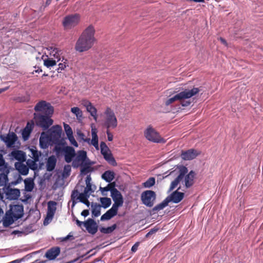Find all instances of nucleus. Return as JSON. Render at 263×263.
<instances>
[{
    "instance_id": "f257e3e1",
    "label": "nucleus",
    "mask_w": 263,
    "mask_h": 263,
    "mask_svg": "<svg viewBox=\"0 0 263 263\" xmlns=\"http://www.w3.org/2000/svg\"><path fill=\"white\" fill-rule=\"evenodd\" d=\"M95 33L94 27L89 25L79 36L76 43L74 49L79 52H84L90 49L96 41Z\"/></svg>"
},
{
    "instance_id": "f03ea898",
    "label": "nucleus",
    "mask_w": 263,
    "mask_h": 263,
    "mask_svg": "<svg viewBox=\"0 0 263 263\" xmlns=\"http://www.w3.org/2000/svg\"><path fill=\"white\" fill-rule=\"evenodd\" d=\"M187 168L185 166H181L179 168L178 176L171 183L168 190L169 192L175 189L181 182L184 183V186L186 189H189L193 185L195 173L193 171H191L187 174Z\"/></svg>"
},
{
    "instance_id": "7ed1b4c3",
    "label": "nucleus",
    "mask_w": 263,
    "mask_h": 263,
    "mask_svg": "<svg viewBox=\"0 0 263 263\" xmlns=\"http://www.w3.org/2000/svg\"><path fill=\"white\" fill-rule=\"evenodd\" d=\"M51 133L50 136L48 135L44 132L41 134L39 142L40 145L42 148H46L49 146V141L51 138L59 139L61 137L62 132V127L61 126L57 125L53 126L50 129Z\"/></svg>"
},
{
    "instance_id": "20e7f679",
    "label": "nucleus",
    "mask_w": 263,
    "mask_h": 263,
    "mask_svg": "<svg viewBox=\"0 0 263 263\" xmlns=\"http://www.w3.org/2000/svg\"><path fill=\"white\" fill-rule=\"evenodd\" d=\"M52 116V115L34 113L33 120L37 126L45 130L53 124V120L51 119Z\"/></svg>"
},
{
    "instance_id": "39448f33",
    "label": "nucleus",
    "mask_w": 263,
    "mask_h": 263,
    "mask_svg": "<svg viewBox=\"0 0 263 263\" xmlns=\"http://www.w3.org/2000/svg\"><path fill=\"white\" fill-rule=\"evenodd\" d=\"M200 90L198 88L193 87L192 89H184L179 93H177L179 98V101L182 106H189L191 102L190 100H186L191 97L198 93Z\"/></svg>"
},
{
    "instance_id": "423d86ee",
    "label": "nucleus",
    "mask_w": 263,
    "mask_h": 263,
    "mask_svg": "<svg viewBox=\"0 0 263 263\" xmlns=\"http://www.w3.org/2000/svg\"><path fill=\"white\" fill-rule=\"evenodd\" d=\"M104 126L107 129H114L117 127L118 121L114 111L110 108L107 107L104 111Z\"/></svg>"
},
{
    "instance_id": "0eeeda50",
    "label": "nucleus",
    "mask_w": 263,
    "mask_h": 263,
    "mask_svg": "<svg viewBox=\"0 0 263 263\" xmlns=\"http://www.w3.org/2000/svg\"><path fill=\"white\" fill-rule=\"evenodd\" d=\"M80 21V15L79 14H70L63 18L62 25L65 30H69L76 26Z\"/></svg>"
},
{
    "instance_id": "6e6552de",
    "label": "nucleus",
    "mask_w": 263,
    "mask_h": 263,
    "mask_svg": "<svg viewBox=\"0 0 263 263\" xmlns=\"http://www.w3.org/2000/svg\"><path fill=\"white\" fill-rule=\"evenodd\" d=\"M54 151L58 154L63 152L64 153L65 160L67 163L71 162L73 158L76 156L74 149L71 146L61 147L56 145L54 147Z\"/></svg>"
},
{
    "instance_id": "1a4fd4ad",
    "label": "nucleus",
    "mask_w": 263,
    "mask_h": 263,
    "mask_svg": "<svg viewBox=\"0 0 263 263\" xmlns=\"http://www.w3.org/2000/svg\"><path fill=\"white\" fill-rule=\"evenodd\" d=\"M147 140L154 143H164L165 140L152 126H149L144 132Z\"/></svg>"
},
{
    "instance_id": "9d476101",
    "label": "nucleus",
    "mask_w": 263,
    "mask_h": 263,
    "mask_svg": "<svg viewBox=\"0 0 263 263\" xmlns=\"http://www.w3.org/2000/svg\"><path fill=\"white\" fill-rule=\"evenodd\" d=\"M16 204L10 205V209L6 212L4 217L3 218V223L4 227H9L15 220H16Z\"/></svg>"
},
{
    "instance_id": "9b49d317",
    "label": "nucleus",
    "mask_w": 263,
    "mask_h": 263,
    "mask_svg": "<svg viewBox=\"0 0 263 263\" xmlns=\"http://www.w3.org/2000/svg\"><path fill=\"white\" fill-rule=\"evenodd\" d=\"M34 113H41L43 114L53 115L54 109L50 103L45 101H39L34 106Z\"/></svg>"
},
{
    "instance_id": "f8f14e48",
    "label": "nucleus",
    "mask_w": 263,
    "mask_h": 263,
    "mask_svg": "<svg viewBox=\"0 0 263 263\" xmlns=\"http://www.w3.org/2000/svg\"><path fill=\"white\" fill-rule=\"evenodd\" d=\"M156 194L152 190H146L142 192L141 199L142 203L148 207H152L154 205L156 199Z\"/></svg>"
},
{
    "instance_id": "ddd939ff",
    "label": "nucleus",
    "mask_w": 263,
    "mask_h": 263,
    "mask_svg": "<svg viewBox=\"0 0 263 263\" xmlns=\"http://www.w3.org/2000/svg\"><path fill=\"white\" fill-rule=\"evenodd\" d=\"M88 160L86 152L82 150L79 151L75 159L72 161V165L74 168H77L80 166L87 165L88 164L87 162Z\"/></svg>"
},
{
    "instance_id": "4468645a",
    "label": "nucleus",
    "mask_w": 263,
    "mask_h": 263,
    "mask_svg": "<svg viewBox=\"0 0 263 263\" xmlns=\"http://www.w3.org/2000/svg\"><path fill=\"white\" fill-rule=\"evenodd\" d=\"M81 104L86 107L87 111L90 113L95 121H97L98 118L97 114V110L96 108L92 105V103L87 100H82L81 101Z\"/></svg>"
},
{
    "instance_id": "2eb2a0df",
    "label": "nucleus",
    "mask_w": 263,
    "mask_h": 263,
    "mask_svg": "<svg viewBox=\"0 0 263 263\" xmlns=\"http://www.w3.org/2000/svg\"><path fill=\"white\" fill-rule=\"evenodd\" d=\"M34 126V122L33 120H30L27 122L25 127L22 131V138L24 141H27L29 139Z\"/></svg>"
},
{
    "instance_id": "dca6fc26",
    "label": "nucleus",
    "mask_w": 263,
    "mask_h": 263,
    "mask_svg": "<svg viewBox=\"0 0 263 263\" xmlns=\"http://www.w3.org/2000/svg\"><path fill=\"white\" fill-rule=\"evenodd\" d=\"M111 197L114 201L113 206L119 208L123 205L124 202L123 196L117 189L111 194Z\"/></svg>"
},
{
    "instance_id": "f3484780",
    "label": "nucleus",
    "mask_w": 263,
    "mask_h": 263,
    "mask_svg": "<svg viewBox=\"0 0 263 263\" xmlns=\"http://www.w3.org/2000/svg\"><path fill=\"white\" fill-rule=\"evenodd\" d=\"M84 226L89 233L92 235L96 234L98 231V226L96 221L91 218H88L85 223Z\"/></svg>"
},
{
    "instance_id": "a211bd4d",
    "label": "nucleus",
    "mask_w": 263,
    "mask_h": 263,
    "mask_svg": "<svg viewBox=\"0 0 263 263\" xmlns=\"http://www.w3.org/2000/svg\"><path fill=\"white\" fill-rule=\"evenodd\" d=\"M0 139L5 143L7 147H11L12 145L16 141V134L13 133L12 135H10L9 134L7 135H1Z\"/></svg>"
},
{
    "instance_id": "6ab92c4d",
    "label": "nucleus",
    "mask_w": 263,
    "mask_h": 263,
    "mask_svg": "<svg viewBox=\"0 0 263 263\" xmlns=\"http://www.w3.org/2000/svg\"><path fill=\"white\" fill-rule=\"evenodd\" d=\"M181 189V187L179 186L177 190L174 192H173L170 196L168 197V200L170 201H172L174 203H178L180 202L184 198V194L182 192H178Z\"/></svg>"
},
{
    "instance_id": "aec40b11",
    "label": "nucleus",
    "mask_w": 263,
    "mask_h": 263,
    "mask_svg": "<svg viewBox=\"0 0 263 263\" xmlns=\"http://www.w3.org/2000/svg\"><path fill=\"white\" fill-rule=\"evenodd\" d=\"M199 154L194 149H190L186 151H182L181 157L184 160H190L195 158Z\"/></svg>"
},
{
    "instance_id": "412c9836",
    "label": "nucleus",
    "mask_w": 263,
    "mask_h": 263,
    "mask_svg": "<svg viewBox=\"0 0 263 263\" xmlns=\"http://www.w3.org/2000/svg\"><path fill=\"white\" fill-rule=\"evenodd\" d=\"M61 252V249L59 247H53L48 250L45 253V257L49 260L54 259Z\"/></svg>"
},
{
    "instance_id": "4be33fe9",
    "label": "nucleus",
    "mask_w": 263,
    "mask_h": 263,
    "mask_svg": "<svg viewBox=\"0 0 263 263\" xmlns=\"http://www.w3.org/2000/svg\"><path fill=\"white\" fill-rule=\"evenodd\" d=\"M118 209L119 208L112 205L109 210L102 215L101 217V220L104 221L110 219L118 214Z\"/></svg>"
},
{
    "instance_id": "5701e85b",
    "label": "nucleus",
    "mask_w": 263,
    "mask_h": 263,
    "mask_svg": "<svg viewBox=\"0 0 263 263\" xmlns=\"http://www.w3.org/2000/svg\"><path fill=\"white\" fill-rule=\"evenodd\" d=\"M3 189L6 194L7 199L10 200H16V189H11L9 185L6 187H4Z\"/></svg>"
},
{
    "instance_id": "b1692460",
    "label": "nucleus",
    "mask_w": 263,
    "mask_h": 263,
    "mask_svg": "<svg viewBox=\"0 0 263 263\" xmlns=\"http://www.w3.org/2000/svg\"><path fill=\"white\" fill-rule=\"evenodd\" d=\"M57 202L53 201H49L48 202L47 216L49 218L52 219L56 211Z\"/></svg>"
},
{
    "instance_id": "393cba45",
    "label": "nucleus",
    "mask_w": 263,
    "mask_h": 263,
    "mask_svg": "<svg viewBox=\"0 0 263 263\" xmlns=\"http://www.w3.org/2000/svg\"><path fill=\"white\" fill-rule=\"evenodd\" d=\"M116 183L115 182H109V184H107V185L105 187H100V191L101 192V193L103 196H107L106 192L110 191L111 194L114 191H115L116 188Z\"/></svg>"
},
{
    "instance_id": "a878e982",
    "label": "nucleus",
    "mask_w": 263,
    "mask_h": 263,
    "mask_svg": "<svg viewBox=\"0 0 263 263\" xmlns=\"http://www.w3.org/2000/svg\"><path fill=\"white\" fill-rule=\"evenodd\" d=\"M57 161L54 156H51L48 158L46 163V169L48 171L51 172L54 169Z\"/></svg>"
},
{
    "instance_id": "bb28decb",
    "label": "nucleus",
    "mask_w": 263,
    "mask_h": 263,
    "mask_svg": "<svg viewBox=\"0 0 263 263\" xmlns=\"http://www.w3.org/2000/svg\"><path fill=\"white\" fill-rule=\"evenodd\" d=\"M50 55L51 57H53L57 62H59L61 60V55L62 53L61 50L59 49L57 47H51Z\"/></svg>"
},
{
    "instance_id": "cd10ccee",
    "label": "nucleus",
    "mask_w": 263,
    "mask_h": 263,
    "mask_svg": "<svg viewBox=\"0 0 263 263\" xmlns=\"http://www.w3.org/2000/svg\"><path fill=\"white\" fill-rule=\"evenodd\" d=\"M25 190L27 192H31L34 186L33 179L31 178H28L24 180Z\"/></svg>"
},
{
    "instance_id": "c85d7f7f",
    "label": "nucleus",
    "mask_w": 263,
    "mask_h": 263,
    "mask_svg": "<svg viewBox=\"0 0 263 263\" xmlns=\"http://www.w3.org/2000/svg\"><path fill=\"white\" fill-rule=\"evenodd\" d=\"M105 160L110 165L116 166L117 165V163L113 157V155L111 152H109L108 153L105 154V155H103Z\"/></svg>"
},
{
    "instance_id": "c756f323",
    "label": "nucleus",
    "mask_w": 263,
    "mask_h": 263,
    "mask_svg": "<svg viewBox=\"0 0 263 263\" xmlns=\"http://www.w3.org/2000/svg\"><path fill=\"white\" fill-rule=\"evenodd\" d=\"M114 178L115 173L111 171H106L102 175V178L107 182H111Z\"/></svg>"
},
{
    "instance_id": "7c9ffc66",
    "label": "nucleus",
    "mask_w": 263,
    "mask_h": 263,
    "mask_svg": "<svg viewBox=\"0 0 263 263\" xmlns=\"http://www.w3.org/2000/svg\"><path fill=\"white\" fill-rule=\"evenodd\" d=\"M92 214L95 217H98L101 214V205L97 203H91Z\"/></svg>"
},
{
    "instance_id": "2f4dec72",
    "label": "nucleus",
    "mask_w": 263,
    "mask_h": 263,
    "mask_svg": "<svg viewBox=\"0 0 263 263\" xmlns=\"http://www.w3.org/2000/svg\"><path fill=\"white\" fill-rule=\"evenodd\" d=\"M17 172L22 175H26L28 173L29 167L25 164L17 163Z\"/></svg>"
},
{
    "instance_id": "473e14b6",
    "label": "nucleus",
    "mask_w": 263,
    "mask_h": 263,
    "mask_svg": "<svg viewBox=\"0 0 263 263\" xmlns=\"http://www.w3.org/2000/svg\"><path fill=\"white\" fill-rule=\"evenodd\" d=\"M100 201L101 203V207H103L104 209L108 208L111 204L110 198L108 197H101Z\"/></svg>"
},
{
    "instance_id": "72a5a7b5",
    "label": "nucleus",
    "mask_w": 263,
    "mask_h": 263,
    "mask_svg": "<svg viewBox=\"0 0 263 263\" xmlns=\"http://www.w3.org/2000/svg\"><path fill=\"white\" fill-rule=\"evenodd\" d=\"M8 174H0V186L6 187L8 186L7 184L9 181Z\"/></svg>"
},
{
    "instance_id": "f704fd0d",
    "label": "nucleus",
    "mask_w": 263,
    "mask_h": 263,
    "mask_svg": "<svg viewBox=\"0 0 263 263\" xmlns=\"http://www.w3.org/2000/svg\"><path fill=\"white\" fill-rule=\"evenodd\" d=\"M117 228V224H114L110 227L107 228L102 227L100 229V231L101 233L104 234H110L111 233Z\"/></svg>"
},
{
    "instance_id": "c9c22d12",
    "label": "nucleus",
    "mask_w": 263,
    "mask_h": 263,
    "mask_svg": "<svg viewBox=\"0 0 263 263\" xmlns=\"http://www.w3.org/2000/svg\"><path fill=\"white\" fill-rule=\"evenodd\" d=\"M169 202V200H168V198L164 200L162 202L156 205L154 208L153 210L156 211H159L163 209L165 206L168 205Z\"/></svg>"
},
{
    "instance_id": "e433bc0d",
    "label": "nucleus",
    "mask_w": 263,
    "mask_h": 263,
    "mask_svg": "<svg viewBox=\"0 0 263 263\" xmlns=\"http://www.w3.org/2000/svg\"><path fill=\"white\" fill-rule=\"evenodd\" d=\"M57 62V61L56 60H54L52 58H47L44 60V65L48 68L53 67L55 65Z\"/></svg>"
},
{
    "instance_id": "4c0bfd02",
    "label": "nucleus",
    "mask_w": 263,
    "mask_h": 263,
    "mask_svg": "<svg viewBox=\"0 0 263 263\" xmlns=\"http://www.w3.org/2000/svg\"><path fill=\"white\" fill-rule=\"evenodd\" d=\"M71 111L76 116L78 119L80 120L83 118V112L79 107H72L71 108Z\"/></svg>"
},
{
    "instance_id": "58836bf2",
    "label": "nucleus",
    "mask_w": 263,
    "mask_h": 263,
    "mask_svg": "<svg viewBox=\"0 0 263 263\" xmlns=\"http://www.w3.org/2000/svg\"><path fill=\"white\" fill-rule=\"evenodd\" d=\"M30 100V96L27 92L24 94H19L17 97V102H27Z\"/></svg>"
},
{
    "instance_id": "ea45409f",
    "label": "nucleus",
    "mask_w": 263,
    "mask_h": 263,
    "mask_svg": "<svg viewBox=\"0 0 263 263\" xmlns=\"http://www.w3.org/2000/svg\"><path fill=\"white\" fill-rule=\"evenodd\" d=\"M155 184V178L154 177L149 178L145 182L142 183L143 187L150 188Z\"/></svg>"
},
{
    "instance_id": "a19ab883",
    "label": "nucleus",
    "mask_w": 263,
    "mask_h": 263,
    "mask_svg": "<svg viewBox=\"0 0 263 263\" xmlns=\"http://www.w3.org/2000/svg\"><path fill=\"white\" fill-rule=\"evenodd\" d=\"M37 161H35L34 160L28 159L27 161V166L29 168H30L32 170L35 171L37 169V164L36 163Z\"/></svg>"
},
{
    "instance_id": "79ce46f5",
    "label": "nucleus",
    "mask_w": 263,
    "mask_h": 263,
    "mask_svg": "<svg viewBox=\"0 0 263 263\" xmlns=\"http://www.w3.org/2000/svg\"><path fill=\"white\" fill-rule=\"evenodd\" d=\"M9 170L8 164L6 161L0 164V172H2L1 174H9L10 172Z\"/></svg>"
},
{
    "instance_id": "37998d69",
    "label": "nucleus",
    "mask_w": 263,
    "mask_h": 263,
    "mask_svg": "<svg viewBox=\"0 0 263 263\" xmlns=\"http://www.w3.org/2000/svg\"><path fill=\"white\" fill-rule=\"evenodd\" d=\"M30 151L31 152V157L33 160H35V161H39V157L41 155V152H39L37 150L33 148L30 149Z\"/></svg>"
},
{
    "instance_id": "c03bdc74",
    "label": "nucleus",
    "mask_w": 263,
    "mask_h": 263,
    "mask_svg": "<svg viewBox=\"0 0 263 263\" xmlns=\"http://www.w3.org/2000/svg\"><path fill=\"white\" fill-rule=\"evenodd\" d=\"M100 148H101V153L102 155H105V154L108 153L110 152V150L109 149L108 147L107 146L106 143L104 142H101L100 143Z\"/></svg>"
},
{
    "instance_id": "a18cd8bd",
    "label": "nucleus",
    "mask_w": 263,
    "mask_h": 263,
    "mask_svg": "<svg viewBox=\"0 0 263 263\" xmlns=\"http://www.w3.org/2000/svg\"><path fill=\"white\" fill-rule=\"evenodd\" d=\"M80 194V193H79L77 190H74L72 191V193L71 195V200H72V207H73L76 204L77 201H76V200L78 199L77 198L79 197Z\"/></svg>"
},
{
    "instance_id": "49530a36",
    "label": "nucleus",
    "mask_w": 263,
    "mask_h": 263,
    "mask_svg": "<svg viewBox=\"0 0 263 263\" xmlns=\"http://www.w3.org/2000/svg\"><path fill=\"white\" fill-rule=\"evenodd\" d=\"M178 100L179 101V98H178V95L176 94L173 97L168 98L167 100H166L165 101V105L166 106H168V105L172 104V103H173L176 101H178Z\"/></svg>"
},
{
    "instance_id": "de8ad7c7",
    "label": "nucleus",
    "mask_w": 263,
    "mask_h": 263,
    "mask_svg": "<svg viewBox=\"0 0 263 263\" xmlns=\"http://www.w3.org/2000/svg\"><path fill=\"white\" fill-rule=\"evenodd\" d=\"M82 194H79V197L77 198L80 202L85 204L87 206L89 207L90 205V202L88 200V198L87 197H83Z\"/></svg>"
},
{
    "instance_id": "09e8293b",
    "label": "nucleus",
    "mask_w": 263,
    "mask_h": 263,
    "mask_svg": "<svg viewBox=\"0 0 263 263\" xmlns=\"http://www.w3.org/2000/svg\"><path fill=\"white\" fill-rule=\"evenodd\" d=\"M64 128L67 136H69L73 134L72 130L68 124L64 123Z\"/></svg>"
},
{
    "instance_id": "8fccbe9b",
    "label": "nucleus",
    "mask_w": 263,
    "mask_h": 263,
    "mask_svg": "<svg viewBox=\"0 0 263 263\" xmlns=\"http://www.w3.org/2000/svg\"><path fill=\"white\" fill-rule=\"evenodd\" d=\"M67 60H65V61L63 63H61L59 64V67L57 69L58 72L60 73L61 72V71L65 69V68L68 66V65L66 63Z\"/></svg>"
},
{
    "instance_id": "3c124183",
    "label": "nucleus",
    "mask_w": 263,
    "mask_h": 263,
    "mask_svg": "<svg viewBox=\"0 0 263 263\" xmlns=\"http://www.w3.org/2000/svg\"><path fill=\"white\" fill-rule=\"evenodd\" d=\"M77 135L78 137L81 139L82 141L84 142H89L90 141V139L89 138H86L85 136L84 133L81 132V131L77 132Z\"/></svg>"
},
{
    "instance_id": "603ef678",
    "label": "nucleus",
    "mask_w": 263,
    "mask_h": 263,
    "mask_svg": "<svg viewBox=\"0 0 263 263\" xmlns=\"http://www.w3.org/2000/svg\"><path fill=\"white\" fill-rule=\"evenodd\" d=\"M67 138H68V140H69L70 143L72 145H73V146H74L76 147L78 146V143L76 141V140L73 136V134L71 135L70 136H67Z\"/></svg>"
},
{
    "instance_id": "864d4df0",
    "label": "nucleus",
    "mask_w": 263,
    "mask_h": 263,
    "mask_svg": "<svg viewBox=\"0 0 263 263\" xmlns=\"http://www.w3.org/2000/svg\"><path fill=\"white\" fill-rule=\"evenodd\" d=\"M25 159V156L23 152L17 149V160L24 161Z\"/></svg>"
},
{
    "instance_id": "5fc2aeb1",
    "label": "nucleus",
    "mask_w": 263,
    "mask_h": 263,
    "mask_svg": "<svg viewBox=\"0 0 263 263\" xmlns=\"http://www.w3.org/2000/svg\"><path fill=\"white\" fill-rule=\"evenodd\" d=\"M91 144L95 147H98V136L92 137Z\"/></svg>"
},
{
    "instance_id": "6e6d98bb",
    "label": "nucleus",
    "mask_w": 263,
    "mask_h": 263,
    "mask_svg": "<svg viewBox=\"0 0 263 263\" xmlns=\"http://www.w3.org/2000/svg\"><path fill=\"white\" fill-rule=\"evenodd\" d=\"M82 166V167L81 168V174L85 175L89 172V166H85V165Z\"/></svg>"
},
{
    "instance_id": "4d7b16f0",
    "label": "nucleus",
    "mask_w": 263,
    "mask_h": 263,
    "mask_svg": "<svg viewBox=\"0 0 263 263\" xmlns=\"http://www.w3.org/2000/svg\"><path fill=\"white\" fill-rule=\"evenodd\" d=\"M11 156L13 159L16 160V146L13 147L12 151L11 153Z\"/></svg>"
},
{
    "instance_id": "13d9d810",
    "label": "nucleus",
    "mask_w": 263,
    "mask_h": 263,
    "mask_svg": "<svg viewBox=\"0 0 263 263\" xmlns=\"http://www.w3.org/2000/svg\"><path fill=\"white\" fill-rule=\"evenodd\" d=\"M109 129H107V130H106V134H107V135L108 140L109 141H112V140H113V135H112V134L110 132Z\"/></svg>"
},
{
    "instance_id": "bf43d9fd",
    "label": "nucleus",
    "mask_w": 263,
    "mask_h": 263,
    "mask_svg": "<svg viewBox=\"0 0 263 263\" xmlns=\"http://www.w3.org/2000/svg\"><path fill=\"white\" fill-rule=\"evenodd\" d=\"M84 190L90 193L94 192V190L92 189L91 183L86 184V186Z\"/></svg>"
},
{
    "instance_id": "052dcab7",
    "label": "nucleus",
    "mask_w": 263,
    "mask_h": 263,
    "mask_svg": "<svg viewBox=\"0 0 263 263\" xmlns=\"http://www.w3.org/2000/svg\"><path fill=\"white\" fill-rule=\"evenodd\" d=\"M22 211H23V206L17 204V219L21 218L22 216L21 214L18 213V212H21Z\"/></svg>"
},
{
    "instance_id": "680f3d73",
    "label": "nucleus",
    "mask_w": 263,
    "mask_h": 263,
    "mask_svg": "<svg viewBox=\"0 0 263 263\" xmlns=\"http://www.w3.org/2000/svg\"><path fill=\"white\" fill-rule=\"evenodd\" d=\"M139 246V242H137L136 243H135L134 246H133L132 249H131V251L133 252H135L137 251V250H138V248Z\"/></svg>"
},
{
    "instance_id": "e2e57ef3",
    "label": "nucleus",
    "mask_w": 263,
    "mask_h": 263,
    "mask_svg": "<svg viewBox=\"0 0 263 263\" xmlns=\"http://www.w3.org/2000/svg\"><path fill=\"white\" fill-rule=\"evenodd\" d=\"M71 171V166L70 165H65L64 167V171L65 173H69Z\"/></svg>"
},
{
    "instance_id": "0e129e2a",
    "label": "nucleus",
    "mask_w": 263,
    "mask_h": 263,
    "mask_svg": "<svg viewBox=\"0 0 263 263\" xmlns=\"http://www.w3.org/2000/svg\"><path fill=\"white\" fill-rule=\"evenodd\" d=\"M90 193H91L88 192L87 191L84 190L83 193H80V194H82L83 197H87V198H89Z\"/></svg>"
},
{
    "instance_id": "69168bd1",
    "label": "nucleus",
    "mask_w": 263,
    "mask_h": 263,
    "mask_svg": "<svg viewBox=\"0 0 263 263\" xmlns=\"http://www.w3.org/2000/svg\"><path fill=\"white\" fill-rule=\"evenodd\" d=\"M89 214V212L88 210H84L81 213V215L84 217L87 216Z\"/></svg>"
},
{
    "instance_id": "338daca9",
    "label": "nucleus",
    "mask_w": 263,
    "mask_h": 263,
    "mask_svg": "<svg viewBox=\"0 0 263 263\" xmlns=\"http://www.w3.org/2000/svg\"><path fill=\"white\" fill-rule=\"evenodd\" d=\"M71 237H73L72 235H70L69 234V235H67L66 237L62 238L61 241H66L67 240L69 239L70 238H71Z\"/></svg>"
},
{
    "instance_id": "774afa93",
    "label": "nucleus",
    "mask_w": 263,
    "mask_h": 263,
    "mask_svg": "<svg viewBox=\"0 0 263 263\" xmlns=\"http://www.w3.org/2000/svg\"><path fill=\"white\" fill-rule=\"evenodd\" d=\"M219 40L220 41L221 43L224 45L226 46H228V43L226 40L223 37H220Z\"/></svg>"
}]
</instances>
